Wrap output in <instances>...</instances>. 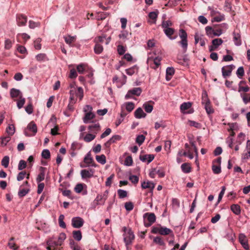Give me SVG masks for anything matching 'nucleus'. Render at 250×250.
I'll use <instances>...</instances> for the list:
<instances>
[{"label":"nucleus","instance_id":"f257e3e1","mask_svg":"<svg viewBox=\"0 0 250 250\" xmlns=\"http://www.w3.org/2000/svg\"><path fill=\"white\" fill-rule=\"evenodd\" d=\"M124 241L125 244L127 249L128 250V246L131 244L135 238V235L131 229L129 228L124 227L123 228Z\"/></svg>","mask_w":250,"mask_h":250},{"label":"nucleus","instance_id":"f03ea898","mask_svg":"<svg viewBox=\"0 0 250 250\" xmlns=\"http://www.w3.org/2000/svg\"><path fill=\"white\" fill-rule=\"evenodd\" d=\"M70 98L69 100L72 104H75L76 102L75 97L79 98L80 100L81 101L83 97V90L82 87H77V89L73 87V89L70 90Z\"/></svg>","mask_w":250,"mask_h":250},{"label":"nucleus","instance_id":"7ed1b4c3","mask_svg":"<svg viewBox=\"0 0 250 250\" xmlns=\"http://www.w3.org/2000/svg\"><path fill=\"white\" fill-rule=\"evenodd\" d=\"M208 9L210 11V16L212 17V22H220L225 20L224 14H221L217 8L208 7Z\"/></svg>","mask_w":250,"mask_h":250},{"label":"nucleus","instance_id":"20e7f679","mask_svg":"<svg viewBox=\"0 0 250 250\" xmlns=\"http://www.w3.org/2000/svg\"><path fill=\"white\" fill-rule=\"evenodd\" d=\"M179 37L181 41L179 42V44L181 45L183 50L186 52L188 48V34L183 29L179 30Z\"/></svg>","mask_w":250,"mask_h":250},{"label":"nucleus","instance_id":"39448f33","mask_svg":"<svg viewBox=\"0 0 250 250\" xmlns=\"http://www.w3.org/2000/svg\"><path fill=\"white\" fill-rule=\"evenodd\" d=\"M206 35L209 38H212L214 37H219L223 33V30L222 29H213L210 26H207L205 27Z\"/></svg>","mask_w":250,"mask_h":250},{"label":"nucleus","instance_id":"423d86ee","mask_svg":"<svg viewBox=\"0 0 250 250\" xmlns=\"http://www.w3.org/2000/svg\"><path fill=\"white\" fill-rule=\"evenodd\" d=\"M37 132V126L34 122H31L24 130L26 136H34Z\"/></svg>","mask_w":250,"mask_h":250},{"label":"nucleus","instance_id":"0eeeda50","mask_svg":"<svg viewBox=\"0 0 250 250\" xmlns=\"http://www.w3.org/2000/svg\"><path fill=\"white\" fill-rule=\"evenodd\" d=\"M161 58L156 57L154 58L148 57L147 60V63L150 67L154 69H156L160 65Z\"/></svg>","mask_w":250,"mask_h":250},{"label":"nucleus","instance_id":"6e6552de","mask_svg":"<svg viewBox=\"0 0 250 250\" xmlns=\"http://www.w3.org/2000/svg\"><path fill=\"white\" fill-rule=\"evenodd\" d=\"M143 217L146 218L147 222L145 221L144 225L146 227H148L152 225L156 221V216L154 213L147 212L144 214Z\"/></svg>","mask_w":250,"mask_h":250},{"label":"nucleus","instance_id":"1a4fd4ad","mask_svg":"<svg viewBox=\"0 0 250 250\" xmlns=\"http://www.w3.org/2000/svg\"><path fill=\"white\" fill-rule=\"evenodd\" d=\"M84 163L86 164L85 166L81 165L82 167H96L97 165L95 163L92 157L91 156V153L90 152H88L87 154L85 156L83 159Z\"/></svg>","mask_w":250,"mask_h":250},{"label":"nucleus","instance_id":"9d476101","mask_svg":"<svg viewBox=\"0 0 250 250\" xmlns=\"http://www.w3.org/2000/svg\"><path fill=\"white\" fill-rule=\"evenodd\" d=\"M142 93V89L140 87H134L128 91L125 95V99L133 98V96H140Z\"/></svg>","mask_w":250,"mask_h":250},{"label":"nucleus","instance_id":"9b49d317","mask_svg":"<svg viewBox=\"0 0 250 250\" xmlns=\"http://www.w3.org/2000/svg\"><path fill=\"white\" fill-rule=\"evenodd\" d=\"M235 67L233 64L228 65L222 67L221 70L223 78L226 79L229 77Z\"/></svg>","mask_w":250,"mask_h":250},{"label":"nucleus","instance_id":"f8f14e48","mask_svg":"<svg viewBox=\"0 0 250 250\" xmlns=\"http://www.w3.org/2000/svg\"><path fill=\"white\" fill-rule=\"evenodd\" d=\"M95 170L92 168L84 169L81 171V175L83 179L90 178L93 177Z\"/></svg>","mask_w":250,"mask_h":250},{"label":"nucleus","instance_id":"ddd939ff","mask_svg":"<svg viewBox=\"0 0 250 250\" xmlns=\"http://www.w3.org/2000/svg\"><path fill=\"white\" fill-rule=\"evenodd\" d=\"M71 224L73 228L79 229L83 226L84 220L80 217H74L71 220Z\"/></svg>","mask_w":250,"mask_h":250},{"label":"nucleus","instance_id":"4468645a","mask_svg":"<svg viewBox=\"0 0 250 250\" xmlns=\"http://www.w3.org/2000/svg\"><path fill=\"white\" fill-rule=\"evenodd\" d=\"M87 186L83 183L77 184L74 188L75 191L77 193L82 192L83 195H86L87 191L86 190Z\"/></svg>","mask_w":250,"mask_h":250},{"label":"nucleus","instance_id":"2eb2a0df","mask_svg":"<svg viewBox=\"0 0 250 250\" xmlns=\"http://www.w3.org/2000/svg\"><path fill=\"white\" fill-rule=\"evenodd\" d=\"M191 107V103L190 102H184L180 105L181 112L184 114H191L193 112L192 109L189 111H186L190 109Z\"/></svg>","mask_w":250,"mask_h":250},{"label":"nucleus","instance_id":"dca6fc26","mask_svg":"<svg viewBox=\"0 0 250 250\" xmlns=\"http://www.w3.org/2000/svg\"><path fill=\"white\" fill-rule=\"evenodd\" d=\"M108 191L105 190L103 194H98L95 199L100 205H104L107 198Z\"/></svg>","mask_w":250,"mask_h":250},{"label":"nucleus","instance_id":"f3484780","mask_svg":"<svg viewBox=\"0 0 250 250\" xmlns=\"http://www.w3.org/2000/svg\"><path fill=\"white\" fill-rule=\"evenodd\" d=\"M135 104L132 102H125L121 106V111L126 110L128 113L131 112L134 108Z\"/></svg>","mask_w":250,"mask_h":250},{"label":"nucleus","instance_id":"a211bd4d","mask_svg":"<svg viewBox=\"0 0 250 250\" xmlns=\"http://www.w3.org/2000/svg\"><path fill=\"white\" fill-rule=\"evenodd\" d=\"M163 31L166 36L170 40H174L177 38V36H173L175 33V29L173 28H168L163 29Z\"/></svg>","mask_w":250,"mask_h":250},{"label":"nucleus","instance_id":"6ab92c4d","mask_svg":"<svg viewBox=\"0 0 250 250\" xmlns=\"http://www.w3.org/2000/svg\"><path fill=\"white\" fill-rule=\"evenodd\" d=\"M239 241L240 244L242 245L243 247L248 250L249 249V246L248 243L246 239V236L243 233H241L239 235Z\"/></svg>","mask_w":250,"mask_h":250},{"label":"nucleus","instance_id":"aec40b11","mask_svg":"<svg viewBox=\"0 0 250 250\" xmlns=\"http://www.w3.org/2000/svg\"><path fill=\"white\" fill-rule=\"evenodd\" d=\"M17 22L19 26H25L27 22V17L23 15L17 16Z\"/></svg>","mask_w":250,"mask_h":250},{"label":"nucleus","instance_id":"412c9836","mask_svg":"<svg viewBox=\"0 0 250 250\" xmlns=\"http://www.w3.org/2000/svg\"><path fill=\"white\" fill-rule=\"evenodd\" d=\"M153 242L154 243L159 245L162 247L161 249L162 250H165L166 249V244L163 240V239L160 236H156L154 237L153 239Z\"/></svg>","mask_w":250,"mask_h":250},{"label":"nucleus","instance_id":"4be33fe9","mask_svg":"<svg viewBox=\"0 0 250 250\" xmlns=\"http://www.w3.org/2000/svg\"><path fill=\"white\" fill-rule=\"evenodd\" d=\"M155 186V184H154L152 182H150V181H144L141 184V187H142V188H143V189L148 188L151 191L154 188Z\"/></svg>","mask_w":250,"mask_h":250},{"label":"nucleus","instance_id":"5701e85b","mask_svg":"<svg viewBox=\"0 0 250 250\" xmlns=\"http://www.w3.org/2000/svg\"><path fill=\"white\" fill-rule=\"evenodd\" d=\"M154 158L153 154H146L140 156V159L143 162H147L148 164L151 162Z\"/></svg>","mask_w":250,"mask_h":250},{"label":"nucleus","instance_id":"b1692460","mask_svg":"<svg viewBox=\"0 0 250 250\" xmlns=\"http://www.w3.org/2000/svg\"><path fill=\"white\" fill-rule=\"evenodd\" d=\"M110 37L106 38V36L104 35L102 36H98L95 38L94 41L95 43H99L100 42H104V40H106L105 44H107L110 41Z\"/></svg>","mask_w":250,"mask_h":250},{"label":"nucleus","instance_id":"393cba45","mask_svg":"<svg viewBox=\"0 0 250 250\" xmlns=\"http://www.w3.org/2000/svg\"><path fill=\"white\" fill-rule=\"evenodd\" d=\"M146 115V114L141 107L138 108L134 112V116L137 119L145 118Z\"/></svg>","mask_w":250,"mask_h":250},{"label":"nucleus","instance_id":"a878e982","mask_svg":"<svg viewBox=\"0 0 250 250\" xmlns=\"http://www.w3.org/2000/svg\"><path fill=\"white\" fill-rule=\"evenodd\" d=\"M10 94L11 98H20L22 96V93L19 89L16 88H12L10 90Z\"/></svg>","mask_w":250,"mask_h":250},{"label":"nucleus","instance_id":"bb28decb","mask_svg":"<svg viewBox=\"0 0 250 250\" xmlns=\"http://www.w3.org/2000/svg\"><path fill=\"white\" fill-rule=\"evenodd\" d=\"M66 238V234L64 233H61L57 240H54L55 246H61L63 241Z\"/></svg>","mask_w":250,"mask_h":250},{"label":"nucleus","instance_id":"cd10ccee","mask_svg":"<svg viewBox=\"0 0 250 250\" xmlns=\"http://www.w3.org/2000/svg\"><path fill=\"white\" fill-rule=\"evenodd\" d=\"M88 129L90 132L97 134L100 130V124L97 123L88 126Z\"/></svg>","mask_w":250,"mask_h":250},{"label":"nucleus","instance_id":"c85d7f7f","mask_svg":"<svg viewBox=\"0 0 250 250\" xmlns=\"http://www.w3.org/2000/svg\"><path fill=\"white\" fill-rule=\"evenodd\" d=\"M175 70L172 67H168L166 69V77L167 81H168L171 80L172 76L174 74Z\"/></svg>","mask_w":250,"mask_h":250},{"label":"nucleus","instance_id":"c756f323","mask_svg":"<svg viewBox=\"0 0 250 250\" xmlns=\"http://www.w3.org/2000/svg\"><path fill=\"white\" fill-rule=\"evenodd\" d=\"M126 115L127 113L125 111H121L120 116L117 118L115 122L116 126H118L123 122Z\"/></svg>","mask_w":250,"mask_h":250},{"label":"nucleus","instance_id":"7c9ffc66","mask_svg":"<svg viewBox=\"0 0 250 250\" xmlns=\"http://www.w3.org/2000/svg\"><path fill=\"white\" fill-rule=\"evenodd\" d=\"M45 168L41 167H40V172L37 176L36 181L38 183H41V182L44 179L45 177V172H44Z\"/></svg>","mask_w":250,"mask_h":250},{"label":"nucleus","instance_id":"2f4dec72","mask_svg":"<svg viewBox=\"0 0 250 250\" xmlns=\"http://www.w3.org/2000/svg\"><path fill=\"white\" fill-rule=\"evenodd\" d=\"M95 117V114L93 112L86 113L83 118V123L87 124L90 122V120L94 119Z\"/></svg>","mask_w":250,"mask_h":250},{"label":"nucleus","instance_id":"473e14b6","mask_svg":"<svg viewBox=\"0 0 250 250\" xmlns=\"http://www.w3.org/2000/svg\"><path fill=\"white\" fill-rule=\"evenodd\" d=\"M11 137L9 136L0 137V146L4 147L11 140Z\"/></svg>","mask_w":250,"mask_h":250},{"label":"nucleus","instance_id":"72a5a7b5","mask_svg":"<svg viewBox=\"0 0 250 250\" xmlns=\"http://www.w3.org/2000/svg\"><path fill=\"white\" fill-rule=\"evenodd\" d=\"M122 76L123 79L122 81L120 80L117 76H114L113 78V82L117 83H119L120 86L125 84L126 81V76L124 73H122Z\"/></svg>","mask_w":250,"mask_h":250},{"label":"nucleus","instance_id":"f704fd0d","mask_svg":"<svg viewBox=\"0 0 250 250\" xmlns=\"http://www.w3.org/2000/svg\"><path fill=\"white\" fill-rule=\"evenodd\" d=\"M233 42L234 44L236 46H240L241 45V36L239 33H236L235 32H233Z\"/></svg>","mask_w":250,"mask_h":250},{"label":"nucleus","instance_id":"c9c22d12","mask_svg":"<svg viewBox=\"0 0 250 250\" xmlns=\"http://www.w3.org/2000/svg\"><path fill=\"white\" fill-rule=\"evenodd\" d=\"M14 238L11 237L8 242V246L10 249L13 250H18L19 247L15 244V243L14 242Z\"/></svg>","mask_w":250,"mask_h":250},{"label":"nucleus","instance_id":"e433bc0d","mask_svg":"<svg viewBox=\"0 0 250 250\" xmlns=\"http://www.w3.org/2000/svg\"><path fill=\"white\" fill-rule=\"evenodd\" d=\"M138 71V67L137 65H134L133 66L125 69L126 74L128 75L132 76L135 73H137Z\"/></svg>","mask_w":250,"mask_h":250},{"label":"nucleus","instance_id":"4c0bfd02","mask_svg":"<svg viewBox=\"0 0 250 250\" xmlns=\"http://www.w3.org/2000/svg\"><path fill=\"white\" fill-rule=\"evenodd\" d=\"M230 209L235 215H239L241 213L240 207L237 204H233L230 206Z\"/></svg>","mask_w":250,"mask_h":250},{"label":"nucleus","instance_id":"58836bf2","mask_svg":"<svg viewBox=\"0 0 250 250\" xmlns=\"http://www.w3.org/2000/svg\"><path fill=\"white\" fill-rule=\"evenodd\" d=\"M205 105V110L208 114L209 115L214 112V110L210 105V102L208 101L207 103L203 104Z\"/></svg>","mask_w":250,"mask_h":250},{"label":"nucleus","instance_id":"ea45409f","mask_svg":"<svg viewBox=\"0 0 250 250\" xmlns=\"http://www.w3.org/2000/svg\"><path fill=\"white\" fill-rule=\"evenodd\" d=\"M36 59L37 61L40 62H45L48 60L46 55L44 53H40L36 56Z\"/></svg>","mask_w":250,"mask_h":250},{"label":"nucleus","instance_id":"a19ab883","mask_svg":"<svg viewBox=\"0 0 250 250\" xmlns=\"http://www.w3.org/2000/svg\"><path fill=\"white\" fill-rule=\"evenodd\" d=\"M173 24V22L170 20L165 21L163 20L162 22L161 26L163 29H165L168 28H171Z\"/></svg>","mask_w":250,"mask_h":250},{"label":"nucleus","instance_id":"79ce46f5","mask_svg":"<svg viewBox=\"0 0 250 250\" xmlns=\"http://www.w3.org/2000/svg\"><path fill=\"white\" fill-rule=\"evenodd\" d=\"M64 41H65V42L67 44H69V46H71L72 43L76 41V36H68L66 37H64Z\"/></svg>","mask_w":250,"mask_h":250},{"label":"nucleus","instance_id":"37998d69","mask_svg":"<svg viewBox=\"0 0 250 250\" xmlns=\"http://www.w3.org/2000/svg\"><path fill=\"white\" fill-rule=\"evenodd\" d=\"M6 132L8 134V136L11 137L14 135L15 132V128L13 125H9L6 128Z\"/></svg>","mask_w":250,"mask_h":250},{"label":"nucleus","instance_id":"c03bdc74","mask_svg":"<svg viewBox=\"0 0 250 250\" xmlns=\"http://www.w3.org/2000/svg\"><path fill=\"white\" fill-rule=\"evenodd\" d=\"M172 233L173 235L172 231L170 229L164 227H161L160 234L162 235H167Z\"/></svg>","mask_w":250,"mask_h":250},{"label":"nucleus","instance_id":"a18cd8bd","mask_svg":"<svg viewBox=\"0 0 250 250\" xmlns=\"http://www.w3.org/2000/svg\"><path fill=\"white\" fill-rule=\"evenodd\" d=\"M181 169L185 173H189L191 171V167L188 163H184L181 165Z\"/></svg>","mask_w":250,"mask_h":250},{"label":"nucleus","instance_id":"49530a36","mask_svg":"<svg viewBox=\"0 0 250 250\" xmlns=\"http://www.w3.org/2000/svg\"><path fill=\"white\" fill-rule=\"evenodd\" d=\"M73 237L75 240L80 241L82 238V235L80 230H74L72 232Z\"/></svg>","mask_w":250,"mask_h":250},{"label":"nucleus","instance_id":"de8ad7c7","mask_svg":"<svg viewBox=\"0 0 250 250\" xmlns=\"http://www.w3.org/2000/svg\"><path fill=\"white\" fill-rule=\"evenodd\" d=\"M143 107L147 113H151L153 109V105L147 102L144 103Z\"/></svg>","mask_w":250,"mask_h":250},{"label":"nucleus","instance_id":"09e8293b","mask_svg":"<svg viewBox=\"0 0 250 250\" xmlns=\"http://www.w3.org/2000/svg\"><path fill=\"white\" fill-rule=\"evenodd\" d=\"M159 12L157 10L156 11H152L149 13V18L153 20V22L155 23L158 17Z\"/></svg>","mask_w":250,"mask_h":250},{"label":"nucleus","instance_id":"8fccbe9b","mask_svg":"<svg viewBox=\"0 0 250 250\" xmlns=\"http://www.w3.org/2000/svg\"><path fill=\"white\" fill-rule=\"evenodd\" d=\"M96 160L98 163L102 165H104L106 163V157L104 154L96 156Z\"/></svg>","mask_w":250,"mask_h":250},{"label":"nucleus","instance_id":"3c124183","mask_svg":"<svg viewBox=\"0 0 250 250\" xmlns=\"http://www.w3.org/2000/svg\"><path fill=\"white\" fill-rule=\"evenodd\" d=\"M94 52L97 54H101L103 51V47L99 43H96L94 48Z\"/></svg>","mask_w":250,"mask_h":250},{"label":"nucleus","instance_id":"603ef678","mask_svg":"<svg viewBox=\"0 0 250 250\" xmlns=\"http://www.w3.org/2000/svg\"><path fill=\"white\" fill-rule=\"evenodd\" d=\"M64 219V216L63 214H61L59 217V226L63 229H65L66 228V225L65 222L63 221Z\"/></svg>","mask_w":250,"mask_h":250},{"label":"nucleus","instance_id":"864d4df0","mask_svg":"<svg viewBox=\"0 0 250 250\" xmlns=\"http://www.w3.org/2000/svg\"><path fill=\"white\" fill-rule=\"evenodd\" d=\"M96 137V135L91 133L87 134L83 138V140L86 142H90L93 140Z\"/></svg>","mask_w":250,"mask_h":250},{"label":"nucleus","instance_id":"5fc2aeb1","mask_svg":"<svg viewBox=\"0 0 250 250\" xmlns=\"http://www.w3.org/2000/svg\"><path fill=\"white\" fill-rule=\"evenodd\" d=\"M223 42V41L220 38L215 39L212 41V44L214 46V48H217L219 45H221Z\"/></svg>","mask_w":250,"mask_h":250},{"label":"nucleus","instance_id":"6e6d98bb","mask_svg":"<svg viewBox=\"0 0 250 250\" xmlns=\"http://www.w3.org/2000/svg\"><path fill=\"white\" fill-rule=\"evenodd\" d=\"M14 42H12L10 39H6L4 41V48L6 50L10 49L13 45Z\"/></svg>","mask_w":250,"mask_h":250},{"label":"nucleus","instance_id":"4d7b16f0","mask_svg":"<svg viewBox=\"0 0 250 250\" xmlns=\"http://www.w3.org/2000/svg\"><path fill=\"white\" fill-rule=\"evenodd\" d=\"M9 163V157L8 156H5L2 158L1 164L2 166H3L5 168H7L8 167Z\"/></svg>","mask_w":250,"mask_h":250},{"label":"nucleus","instance_id":"13d9d810","mask_svg":"<svg viewBox=\"0 0 250 250\" xmlns=\"http://www.w3.org/2000/svg\"><path fill=\"white\" fill-rule=\"evenodd\" d=\"M29 191V188H20L18 192V195L20 197L25 196Z\"/></svg>","mask_w":250,"mask_h":250},{"label":"nucleus","instance_id":"bf43d9fd","mask_svg":"<svg viewBox=\"0 0 250 250\" xmlns=\"http://www.w3.org/2000/svg\"><path fill=\"white\" fill-rule=\"evenodd\" d=\"M41 26V23L40 22H35L33 21H29V27L30 29H34L36 27H39Z\"/></svg>","mask_w":250,"mask_h":250},{"label":"nucleus","instance_id":"052dcab7","mask_svg":"<svg viewBox=\"0 0 250 250\" xmlns=\"http://www.w3.org/2000/svg\"><path fill=\"white\" fill-rule=\"evenodd\" d=\"M25 100L24 98L22 97V96L19 98V99L17 101V105L19 109L23 107L24 104H25Z\"/></svg>","mask_w":250,"mask_h":250},{"label":"nucleus","instance_id":"680f3d73","mask_svg":"<svg viewBox=\"0 0 250 250\" xmlns=\"http://www.w3.org/2000/svg\"><path fill=\"white\" fill-rule=\"evenodd\" d=\"M145 140V136L143 135L137 136L136 139V142L139 145H141Z\"/></svg>","mask_w":250,"mask_h":250},{"label":"nucleus","instance_id":"e2e57ef3","mask_svg":"<svg viewBox=\"0 0 250 250\" xmlns=\"http://www.w3.org/2000/svg\"><path fill=\"white\" fill-rule=\"evenodd\" d=\"M41 38H38L34 42V47L37 50H40L42 48V45L41 44Z\"/></svg>","mask_w":250,"mask_h":250},{"label":"nucleus","instance_id":"0e129e2a","mask_svg":"<svg viewBox=\"0 0 250 250\" xmlns=\"http://www.w3.org/2000/svg\"><path fill=\"white\" fill-rule=\"evenodd\" d=\"M42 156L43 158L48 159L50 157V153L48 149H43L42 153Z\"/></svg>","mask_w":250,"mask_h":250},{"label":"nucleus","instance_id":"69168bd1","mask_svg":"<svg viewBox=\"0 0 250 250\" xmlns=\"http://www.w3.org/2000/svg\"><path fill=\"white\" fill-rule=\"evenodd\" d=\"M133 164L132 158L131 156L126 157L124 162V165L126 166H131Z\"/></svg>","mask_w":250,"mask_h":250},{"label":"nucleus","instance_id":"338daca9","mask_svg":"<svg viewBox=\"0 0 250 250\" xmlns=\"http://www.w3.org/2000/svg\"><path fill=\"white\" fill-rule=\"evenodd\" d=\"M117 192L120 198H125L127 196V195L126 191L121 189H118Z\"/></svg>","mask_w":250,"mask_h":250},{"label":"nucleus","instance_id":"774afa93","mask_svg":"<svg viewBox=\"0 0 250 250\" xmlns=\"http://www.w3.org/2000/svg\"><path fill=\"white\" fill-rule=\"evenodd\" d=\"M250 158V150H247L246 152H243L242 154L241 160L245 161Z\"/></svg>","mask_w":250,"mask_h":250}]
</instances>
